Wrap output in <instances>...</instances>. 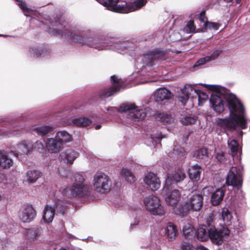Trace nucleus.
<instances>
[{
	"mask_svg": "<svg viewBox=\"0 0 250 250\" xmlns=\"http://www.w3.org/2000/svg\"><path fill=\"white\" fill-rule=\"evenodd\" d=\"M225 99L229 110L231 117L229 119L218 118L216 125L224 129H235L237 126L242 129L247 128L249 121L244 116V107L236 96L232 93L226 95Z\"/></svg>",
	"mask_w": 250,
	"mask_h": 250,
	"instance_id": "f257e3e1",
	"label": "nucleus"
},
{
	"mask_svg": "<svg viewBox=\"0 0 250 250\" xmlns=\"http://www.w3.org/2000/svg\"><path fill=\"white\" fill-rule=\"evenodd\" d=\"M118 0H107L103 5L109 10L115 12L127 13L138 10L145 5L146 0H134L133 2L118 4Z\"/></svg>",
	"mask_w": 250,
	"mask_h": 250,
	"instance_id": "f03ea898",
	"label": "nucleus"
},
{
	"mask_svg": "<svg viewBox=\"0 0 250 250\" xmlns=\"http://www.w3.org/2000/svg\"><path fill=\"white\" fill-rule=\"evenodd\" d=\"M203 205V197L199 193H192L188 200L177 208L175 212L179 215L184 217L190 210L199 211Z\"/></svg>",
	"mask_w": 250,
	"mask_h": 250,
	"instance_id": "7ed1b4c3",
	"label": "nucleus"
},
{
	"mask_svg": "<svg viewBox=\"0 0 250 250\" xmlns=\"http://www.w3.org/2000/svg\"><path fill=\"white\" fill-rule=\"evenodd\" d=\"M49 32L58 35L60 37L66 39L73 40L75 42L83 44L87 43L89 40V39L80 35L78 31L69 30L66 27L63 26L61 24L58 25L57 27L55 28H50Z\"/></svg>",
	"mask_w": 250,
	"mask_h": 250,
	"instance_id": "20e7f679",
	"label": "nucleus"
},
{
	"mask_svg": "<svg viewBox=\"0 0 250 250\" xmlns=\"http://www.w3.org/2000/svg\"><path fill=\"white\" fill-rule=\"evenodd\" d=\"M117 110L122 112L129 111V117L135 121L144 120L147 114L146 108H140L132 103L123 104L119 109L114 107L106 109L107 111L114 112Z\"/></svg>",
	"mask_w": 250,
	"mask_h": 250,
	"instance_id": "39448f33",
	"label": "nucleus"
},
{
	"mask_svg": "<svg viewBox=\"0 0 250 250\" xmlns=\"http://www.w3.org/2000/svg\"><path fill=\"white\" fill-rule=\"evenodd\" d=\"M143 203L145 208L151 214L162 216L165 214L164 207L157 196L149 195L144 198Z\"/></svg>",
	"mask_w": 250,
	"mask_h": 250,
	"instance_id": "423d86ee",
	"label": "nucleus"
},
{
	"mask_svg": "<svg viewBox=\"0 0 250 250\" xmlns=\"http://www.w3.org/2000/svg\"><path fill=\"white\" fill-rule=\"evenodd\" d=\"M74 182L70 188H65L63 191V195L69 197L72 196H82L86 191V188L83 184L84 178L79 173H75L73 176Z\"/></svg>",
	"mask_w": 250,
	"mask_h": 250,
	"instance_id": "0eeeda50",
	"label": "nucleus"
},
{
	"mask_svg": "<svg viewBox=\"0 0 250 250\" xmlns=\"http://www.w3.org/2000/svg\"><path fill=\"white\" fill-rule=\"evenodd\" d=\"M93 185L98 192L105 193L109 191L111 183L107 175L103 173H98L93 177Z\"/></svg>",
	"mask_w": 250,
	"mask_h": 250,
	"instance_id": "6e6552de",
	"label": "nucleus"
},
{
	"mask_svg": "<svg viewBox=\"0 0 250 250\" xmlns=\"http://www.w3.org/2000/svg\"><path fill=\"white\" fill-rule=\"evenodd\" d=\"M36 215V210L29 204L23 205L18 211V218L23 223L31 222L35 218Z\"/></svg>",
	"mask_w": 250,
	"mask_h": 250,
	"instance_id": "1a4fd4ad",
	"label": "nucleus"
},
{
	"mask_svg": "<svg viewBox=\"0 0 250 250\" xmlns=\"http://www.w3.org/2000/svg\"><path fill=\"white\" fill-rule=\"evenodd\" d=\"M170 188L165 189V186H164L163 192L165 193V201L167 206L174 207L180 201L181 194L178 189H174L170 190Z\"/></svg>",
	"mask_w": 250,
	"mask_h": 250,
	"instance_id": "9d476101",
	"label": "nucleus"
},
{
	"mask_svg": "<svg viewBox=\"0 0 250 250\" xmlns=\"http://www.w3.org/2000/svg\"><path fill=\"white\" fill-rule=\"evenodd\" d=\"M209 238L214 244L219 245L222 244L223 238L229 234V229L226 227H223L218 229L215 228L209 229Z\"/></svg>",
	"mask_w": 250,
	"mask_h": 250,
	"instance_id": "9b49d317",
	"label": "nucleus"
},
{
	"mask_svg": "<svg viewBox=\"0 0 250 250\" xmlns=\"http://www.w3.org/2000/svg\"><path fill=\"white\" fill-rule=\"evenodd\" d=\"M143 181L146 188L152 191L158 190L161 185L159 177L157 174L151 172H149L145 176Z\"/></svg>",
	"mask_w": 250,
	"mask_h": 250,
	"instance_id": "f8f14e48",
	"label": "nucleus"
},
{
	"mask_svg": "<svg viewBox=\"0 0 250 250\" xmlns=\"http://www.w3.org/2000/svg\"><path fill=\"white\" fill-rule=\"evenodd\" d=\"M112 86L109 88L104 89L102 92V95L104 97H109L118 93L124 87V81L118 77L113 75L111 76Z\"/></svg>",
	"mask_w": 250,
	"mask_h": 250,
	"instance_id": "ddd939ff",
	"label": "nucleus"
},
{
	"mask_svg": "<svg viewBox=\"0 0 250 250\" xmlns=\"http://www.w3.org/2000/svg\"><path fill=\"white\" fill-rule=\"evenodd\" d=\"M185 177L186 174L184 170L180 168L174 172L168 173L165 182V189H168L173 184L183 181Z\"/></svg>",
	"mask_w": 250,
	"mask_h": 250,
	"instance_id": "4468645a",
	"label": "nucleus"
},
{
	"mask_svg": "<svg viewBox=\"0 0 250 250\" xmlns=\"http://www.w3.org/2000/svg\"><path fill=\"white\" fill-rule=\"evenodd\" d=\"M226 183L228 186L239 188L242 184V175L235 167H232L228 174Z\"/></svg>",
	"mask_w": 250,
	"mask_h": 250,
	"instance_id": "2eb2a0df",
	"label": "nucleus"
},
{
	"mask_svg": "<svg viewBox=\"0 0 250 250\" xmlns=\"http://www.w3.org/2000/svg\"><path fill=\"white\" fill-rule=\"evenodd\" d=\"M161 59L160 53L158 51H151L146 54L143 58V63L147 67L156 64Z\"/></svg>",
	"mask_w": 250,
	"mask_h": 250,
	"instance_id": "dca6fc26",
	"label": "nucleus"
},
{
	"mask_svg": "<svg viewBox=\"0 0 250 250\" xmlns=\"http://www.w3.org/2000/svg\"><path fill=\"white\" fill-rule=\"evenodd\" d=\"M197 89H195L192 85L187 84L181 90V93L178 96L179 100L185 104L190 97L196 94Z\"/></svg>",
	"mask_w": 250,
	"mask_h": 250,
	"instance_id": "f3484780",
	"label": "nucleus"
},
{
	"mask_svg": "<svg viewBox=\"0 0 250 250\" xmlns=\"http://www.w3.org/2000/svg\"><path fill=\"white\" fill-rule=\"evenodd\" d=\"M210 103L213 109L217 113H221L224 109L222 99L217 94H211L209 99Z\"/></svg>",
	"mask_w": 250,
	"mask_h": 250,
	"instance_id": "a211bd4d",
	"label": "nucleus"
},
{
	"mask_svg": "<svg viewBox=\"0 0 250 250\" xmlns=\"http://www.w3.org/2000/svg\"><path fill=\"white\" fill-rule=\"evenodd\" d=\"M42 176V173L39 170H28L23 179L24 184H34Z\"/></svg>",
	"mask_w": 250,
	"mask_h": 250,
	"instance_id": "6ab92c4d",
	"label": "nucleus"
},
{
	"mask_svg": "<svg viewBox=\"0 0 250 250\" xmlns=\"http://www.w3.org/2000/svg\"><path fill=\"white\" fill-rule=\"evenodd\" d=\"M45 146L49 152L56 153L61 149L62 145L55 137L47 138L45 141Z\"/></svg>",
	"mask_w": 250,
	"mask_h": 250,
	"instance_id": "aec40b11",
	"label": "nucleus"
},
{
	"mask_svg": "<svg viewBox=\"0 0 250 250\" xmlns=\"http://www.w3.org/2000/svg\"><path fill=\"white\" fill-rule=\"evenodd\" d=\"M172 93L166 88H160L154 92V98L157 101L167 100L171 98Z\"/></svg>",
	"mask_w": 250,
	"mask_h": 250,
	"instance_id": "412c9836",
	"label": "nucleus"
},
{
	"mask_svg": "<svg viewBox=\"0 0 250 250\" xmlns=\"http://www.w3.org/2000/svg\"><path fill=\"white\" fill-rule=\"evenodd\" d=\"M79 155L77 151L72 149H68L60 153V156L62 159L64 160L67 164H72Z\"/></svg>",
	"mask_w": 250,
	"mask_h": 250,
	"instance_id": "4be33fe9",
	"label": "nucleus"
},
{
	"mask_svg": "<svg viewBox=\"0 0 250 250\" xmlns=\"http://www.w3.org/2000/svg\"><path fill=\"white\" fill-rule=\"evenodd\" d=\"M14 162L5 153L0 152V168L3 169H9L13 167Z\"/></svg>",
	"mask_w": 250,
	"mask_h": 250,
	"instance_id": "5701e85b",
	"label": "nucleus"
},
{
	"mask_svg": "<svg viewBox=\"0 0 250 250\" xmlns=\"http://www.w3.org/2000/svg\"><path fill=\"white\" fill-rule=\"evenodd\" d=\"M201 172L202 168L200 166L193 165L188 169L189 177L193 181H198L200 179Z\"/></svg>",
	"mask_w": 250,
	"mask_h": 250,
	"instance_id": "b1692460",
	"label": "nucleus"
},
{
	"mask_svg": "<svg viewBox=\"0 0 250 250\" xmlns=\"http://www.w3.org/2000/svg\"><path fill=\"white\" fill-rule=\"evenodd\" d=\"M55 215V209L49 206H46L43 211L42 219L45 223H50Z\"/></svg>",
	"mask_w": 250,
	"mask_h": 250,
	"instance_id": "393cba45",
	"label": "nucleus"
},
{
	"mask_svg": "<svg viewBox=\"0 0 250 250\" xmlns=\"http://www.w3.org/2000/svg\"><path fill=\"white\" fill-rule=\"evenodd\" d=\"M55 138L62 146L63 144L71 142L73 140L72 135L64 130L57 132Z\"/></svg>",
	"mask_w": 250,
	"mask_h": 250,
	"instance_id": "a878e982",
	"label": "nucleus"
},
{
	"mask_svg": "<svg viewBox=\"0 0 250 250\" xmlns=\"http://www.w3.org/2000/svg\"><path fill=\"white\" fill-rule=\"evenodd\" d=\"M166 235L169 241H173L177 234L176 227L172 223L169 222L165 229Z\"/></svg>",
	"mask_w": 250,
	"mask_h": 250,
	"instance_id": "bb28decb",
	"label": "nucleus"
},
{
	"mask_svg": "<svg viewBox=\"0 0 250 250\" xmlns=\"http://www.w3.org/2000/svg\"><path fill=\"white\" fill-rule=\"evenodd\" d=\"M225 195V191L222 189H217L214 192L211 197V203L213 206H217L222 202Z\"/></svg>",
	"mask_w": 250,
	"mask_h": 250,
	"instance_id": "cd10ccee",
	"label": "nucleus"
},
{
	"mask_svg": "<svg viewBox=\"0 0 250 250\" xmlns=\"http://www.w3.org/2000/svg\"><path fill=\"white\" fill-rule=\"evenodd\" d=\"M222 50L220 49H217L215 50L210 56H207L203 58H201L198 61H197L196 62L194 65V67H196L197 66H199L200 65L204 64L206 63L207 62L216 59L218 57V56H219Z\"/></svg>",
	"mask_w": 250,
	"mask_h": 250,
	"instance_id": "c85d7f7f",
	"label": "nucleus"
},
{
	"mask_svg": "<svg viewBox=\"0 0 250 250\" xmlns=\"http://www.w3.org/2000/svg\"><path fill=\"white\" fill-rule=\"evenodd\" d=\"M209 229H208L206 226H200L197 231V238L201 241H205L209 238Z\"/></svg>",
	"mask_w": 250,
	"mask_h": 250,
	"instance_id": "c756f323",
	"label": "nucleus"
},
{
	"mask_svg": "<svg viewBox=\"0 0 250 250\" xmlns=\"http://www.w3.org/2000/svg\"><path fill=\"white\" fill-rule=\"evenodd\" d=\"M183 234L187 239H191L194 236V229L193 226L188 222H182Z\"/></svg>",
	"mask_w": 250,
	"mask_h": 250,
	"instance_id": "7c9ffc66",
	"label": "nucleus"
},
{
	"mask_svg": "<svg viewBox=\"0 0 250 250\" xmlns=\"http://www.w3.org/2000/svg\"><path fill=\"white\" fill-rule=\"evenodd\" d=\"M31 148L32 146L29 143H21L18 145L16 150L17 153L15 155L18 157L20 154H27Z\"/></svg>",
	"mask_w": 250,
	"mask_h": 250,
	"instance_id": "2f4dec72",
	"label": "nucleus"
},
{
	"mask_svg": "<svg viewBox=\"0 0 250 250\" xmlns=\"http://www.w3.org/2000/svg\"><path fill=\"white\" fill-rule=\"evenodd\" d=\"M72 123L78 126H86L89 125L92 122L91 121L84 117H80L73 119Z\"/></svg>",
	"mask_w": 250,
	"mask_h": 250,
	"instance_id": "473e14b6",
	"label": "nucleus"
},
{
	"mask_svg": "<svg viewBox=\"0 0 250 250\" xmlns=\"http://www.w3.org/2000/svg\"><path fill=\"white\" fill-rule=\"evenodd\" d=\"M222 219L224 223L227 225H229L231 224L232 215L231 213L227 208H224L221 211Z\"/></svg>",
	"mask_w": 250,
	"mask_h": 250,
	"instance_id": "72a5a7b5",
	"label": "nucleus"
},
{
	"mask_svg": "<svg viewBox=\"0 0 250 250\" xmlns=\"http://www.w3.org/2000/svg\"><path fill=\"white\" fill-rule=\"evenodd\" d=\"M121 174L122 176L129 183H133L136 181V178L133 173L127 168H122L121 171Z\"/></svg>",
	"mask_w": 250,
	"mask_h": 250,
	"instance_id": "f704fd0d",
	"label": "nucleus"
},
{
	"mask_svg": "<svg viewBox=\"0 0 250 250\" xmlns=\"http://www.w3.org/2000/svg\"><path fill=\"white\" fill-rule=\"evenodd\" d=\"M193 156L197 161L205 160L208 157L207 150L205 148L198 149L194 152Z\"/></svg>",
	"mask_w": 250,
	"mask_h": 250,
	"instance_id": "c9c22d12",
	"label": "nucleus"
},
{
	"mask_svg": "<svg viewBox=\"0 0 250 250\" xmlns=\"http://www.w3.org/2000/svg\"><path fill=\"white\" fill-rule=\"evenodd\" d=\"M186 152L184 148L180 146H175L173 151L170 154L171 157L177 159H180L185 156Z\"/></svg>",
	"mask_w": 250,
	"mask_h": 250,
	"instance_id": "e433bc0d",
	"label": "nucleus"
},
{
	"mask_svg": "<svg viewBox=\"0 0 250 250\" xmlns=\"http://www.w3.org/2000/svg\"><path fill=\"white\" fill-rule=\"evenodd\" d=\"M112 49L121 54L127 53V51L129 50L128 47L126 45V43L125 42L115 43Z\"/></svg>",
	"mask_w": 250,
	"mask_h": 250,
	"instance_id": "4c0bfd02",
	"label": "nucleus"
},
{
	"mask_svg": "<svg viewBox=\"0 0 250 250\" xmlns=\"http://www.w3.org/2000/svg\"><path fill=\"white\" fill-rule=\"evenodd\" d=\"M157 118L159 120L167 125L171 124L174 121V119L171 115L167 114L159 113Z\"/></svg>",
	"mask_w": 250,
	"mask_h": 250,
	"instance_id": "58836bf2",
	"label": "nucleus"
},
{
	"mask_svg": "<svg viewBox=\"0 0 250 250\" xmlns=\"http://www.w3.org/2000/svg\"><path fill=\"white\" fill-rule=\"evenodd\" d=\"M31 55L34 58H38L40 57H45L47 51L44 50L42 48H33L30 50Z\"/></svg>",
	"mask_w": 250,
	"mask_h": 250,
	"instance_id": "ea45409f",
	"label": "nucleus"
},
{
	"mask_svg": "<svg viewBox=\"0 0 250 250\" xmlns=\"http://www.w3.org/2000/svg\"><path fill=\"white\" fill-rule=\"evenodd\" d=\"M39 232V229L37 228L29 229L27 232V238L30 241L36 240L40 236Z\"/></svg>",
	"mask_w": 250,
	"mask_h": 250,
	"instance_id": "a19ab883",
	"label": "nucleus"
},
{
	"mask_svg": "<svg viewBox=\"0 0 250 250\" xmlns=\"http://www.w3.org/2000/svg\"><path fill=\"white\" fill-rule=\"evenodd\" d=\"M53 130L52 127L49 125L39 126L35 129L36 132L39 135L44 136Z\"/></svg>",
	"mask_w": 250,
	"mask_h": 250,
	"instance_id": "79ce46f5",
	"label": "nucleus"
},
{
	"mask_svg": "<svg viewBox=\"0 0 250 250\" xmlns=\"http://www.w3.org/2000/svg\"><path fill=\"white\" fill-rule=\"evenodd\" d=\"M197 121V118L195 116L188 115L181 117L180 122L184 125L195 124Z\"/></svg>",
	"mask_w": 250,
	"mask_h": 250,
	"instance_id": "37998d69",
	"label": "nucleus"
},
{
	"mask_svg": "<svg viewBox=\"0 0 250 250\" xmlns=\"http://www.w3.org/2000/svg\"><path fill=\"white\" fill-rule=\"evenodd\" d=\"M19 2L18 5L22 10L25 16H31L33 11L29 9L26 6L25 3L21 0H15Z\"/></svg>",
	"mask_w": 250,
	"mask_h": 250,
	"instance_id": "c03bdc74",
	"label": "nucleus"
},
{
	"mask_svg": "<svg viewBox=\"0 0 250 250\" xmlns=\"http://www.w3.org/2000/svg\"><path fill=\"white\" fill-rule=\"evenodd\" d=\"M220 24L217 22H206L205 24H204V29L205 30L207 29H213L214 30H217L219 29Z\"/></svg>",
	"mask_w": 250,
	"mask_h": 250,
	"instance_id": "a18cd8bd",
	"label": "nucleus"
},
{
	"mask_svg": "<svg viewBox=\"0 0 250 250\" xmlns=\"http://www.w3.org/2000/svg\"><path fill=\"white\" fill-rule=\"evenodd\" d=\"M229 147L233 153H236L238 150V143L236 140L229 139L228 141Z\"/></svg>",
	"mask_w": 250,
	"mask_h": 250,
	"instance_id": "49530a36",
	"label": "nucleus"
},
{
	"mask_svg": "<svg viewBox=\"0 0 250 250\" xmlns=\"http://www.w3.org/2000/svg\"><path fill=\"white\" fill-rule=\"evenodd\" d=\"M196 95L198 96L199 105H201L208 99V95L199 90H197Z\"/></svg>",
	"mask_w": 250,
	"mask_h": 250,
	"instance_id": "de8ad7c7",
	"label": "nucleus"
},
{
	"mask_svg": "<svg viewBox=\"0 0 250 250\" xmlns=\"http://www.w3.org/2000/svg\"><path fill=\"white\" fill-rule=\"evenodd\" d=\"M66 203L65 202L62 203L60 201H58L56 204V208L57 211L62 214H64L65 210L66 209Z\"/></svg>",
	"mask_w": 250,
	"mask_h": 250,
	"instance_id": "09e8293b",
	"label": "nucleus"
},
{
	"mask_svg": "<svg viewBox=\"0 0 250 250\" xmlns=\"http://www.w3.org/2000/svg\"><path fill=\"white\" fill-rule=\"evenodd\" d=\"M200 84L203 85L207 89L210 91H214L217 93L221 91V87L218 85H210L204 83H200Z\"/></svg>",
	"mask_w": 250,
	"mask_h": 250,
	"instance_id": "8fccbe9b",
	"label": "nucleus"
},
{
	"mask_svg": "<svg viewBox=\"0 0 250 250\" xmlns=\"http://www.w3.org/2000/svg\"><path fill=\"white\" fill-rule=\"evenodd\" d=\"M195 30V26L194 22L192 21H189L186 26L184 27V31L188 33L194 32Z\"/></svg>",
	"mask_w": 250,
	"mask_h": 250,
	"instance_id": "3c124183",
	"label": "nucleus"
},
{
	"mask_svg": "<svg viewBox=\"0 0 250 250\" xmlns=\"http://www.w3.org/2000/svg\"><path fill=\"white\" fill-rule=\"evenodd\" d=\"M181 250H195L194 249V246L189 244L186 242H184L182 244L181 246Z\"/></svg>",
	"mask_w": 250,
	"mask_h": 250,
	"instance_id": "603ef678",
	"label": "nucleus"
},
{
	"mask_svg": "<svg viewBox=\"0 0 250 250\" xmlns=\"http://www.w3.org/2000/svg\"><path fill=\"white\" fill-rule=\"evenodd\" d=\"M151 137L152 140V143L153 144H159L161 140L162 139L161 135L160 134H158L157 135L155 136L154 135L151 134Z\"/></svg>",
	"mask_w": 250,
	"mask_h": 250,
	"instance_id": "864d4df0",
	"label": "nucleus"
},
{
	"mask_svg": "<svg viewBox=\"0 0 250 250\" xmlns=\"http://www.w3.org/2000/svg\"><path fill=\"white\" fill-rule=\"evenodd\" d=\"M34 148L38 150H42L44 148L43 144L41 141H37L34 145Z\"/></svg>",
	"mask_w": 250,
	"mask_h": 250,
	"instance_id": "5fc2aeb1",
	"label": "nucleus"
},
{
	"mask_svg": "<svg viewBox=\"0 0 250 250\" xmlns=\"http://www.w3.org/2000/svg\"><path fill=\"white\" fill-rule=\"evenodd\" d=\"M216 158L218 161L222 162L225 159L224 153L222 152L217 153L216 155Z\"/></svg>",
	"mask_w": 250,
	"mask_h": 250,
	"instance_id": "6e6d98bb",
	"label": "nucleus"
},
{
	"mask_svg": "<svg viewBox=\"0 0 250 250\" xmlns=\"http://www.w3.org/2000/svg\"><path fill=\"white\" fill-rule=\"evenodd\" d=\"M199 20L202 22H203L204 24L206 22H208L207 21V18L205 16V11H203L200 13V16L199 17Z\"/></svg>",
	"mask_w": 250,
	"mask_h": 250,
	"instance_id": "4d7b16f0",
	"label": "nucleus"
},
{
	"mask_svg": "<svg viewBox=\"0 0 250 250\" xmlns=\"http://www.w3.org/2000/svg\"><path fill=\"white\" fill-rule=\"evenodd\" d=\"M93 47L100 50L105 48L106 47V45L104 43L101 45H99L97 44H94L93 45Z\"/></svg>",
	"mask_w": 250,
	"mask_h": 250,
	"instance_id": "13d9d810",
	"label": "nucleus"
},
{
	"mask_svg": "<svg viewBox=\"0 0 250 250\" xmlns=\"http://www.w3.org/2000/svg\"><path fill=\"white\" fill-rule=\"evenodd\" d=\"M139 220L138 219L135 220L134 223H131V224H130L131 228L133 229V227L134 226L136 227V226H137L139 224Z\"/></svg>",
	"mask_w": 250,
	"mask_h": 250,
	"instance_id": "bf43d9fd",
	"label": "nucleus"
},
{
	"mask_svg": "<svg viewBox=\"0 0 250 250\" xmlns=\"http://www.w3.org/2000/svg\"><path fill=\"white\" fill-rule=\"evenodd\" d=\"M196 250H208L203 246L200 245L197 247Z\"/></svg>",
	"mask_w": 250,
	"mask_h": 250,
	"instance_id": "052dcab7",
	"label": "nucleus"
},
{
	"mask_svg": "<svg viewBox=\"0 0 250 250\" xmlns=\"http://www.w3.org/2000/svg\"><path fill=\"white\" fill-rule=\"evenodd\" d=\"M97 1H98L99 2V3H100L101 4H104V3H106V1H107V0H97Z\"/></svg>",
	"mask_w": 250,
	"mask_h": 250,
	"instance_id": "680f3d73",
	"label": "nucleus"
},
{
	"mask_svg": "<svg viewBox=\"0 0 250 250\" xmlns=\"http://www.w3.org/2000/svg\"><path fill=\"white\" fill-rule=\"evenodd\" d=\"M206 190H207L208 191H209V188H204V191L205 192Z\"/></svg>",
	"mask_w": 250,
	"mask_h": 250,
	"instance_id": "e2e57ef3",
	"label": "nucleus"
},
{
	"mask_svg": "<svg viewBox=\"0 0 250 250\" xmlns=\"http://www.w3.org/2000/svg\"><path fill=\"white\" fill-rule=\"evenodd\" d=\"M100 127H101V125H97L96 126L95 128L96 129H99Z\"/></svg>",
	"mask_w": 250,
	"mask_h": 250,
	"instance_id": "0e129e2a",
	"label": "nucleus"
},
{
	"mask_svg": "<svg viewBox=\"0 0 250 250\" xmlns=\"http://www.w3.org/2000/svg\"><path fill=\"white\" fill-rule=\"evenodd\" d=\"M236 3H239L241 2V0H235Z\"/></svg>",
	"mask_w": 250,
	"mask_h": 250,
	"instance_id": "69168bd1",
	"label": "nucleus"
},
{
	"mask_svg": "<svg viewBox=\"0 0 250 250\" xmlns=\"http://www.w3.org/2000/svg\"><path fill=\"white\" fill-rule=\"evenodd\" d=\"M241 227L243 228L245 226V225L243 223H241Z\"/></svg>",
	"mask_w": 250,
	"mask_h": 250,
	"instance_id": "338daca9",
	"label": "nucleus"
},
{
	"mask_svg": "<svg viewBox=\"0 0 250 250\" xmlns=\"http://www.w3.org/2000/svg\"><path fill=\"white\" fill-rule=\"evenodd\" d=\"M0 36H5L4 35L0 34Z\"/></svg>",
	"mask_w": 250,
	"mask_h": 250,
	"instance_id": "774afa93",
	"label": "nucleus"
}]
</instances>
